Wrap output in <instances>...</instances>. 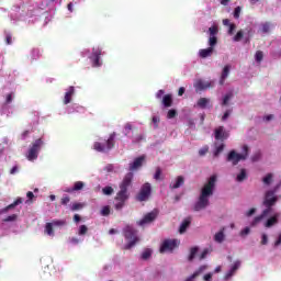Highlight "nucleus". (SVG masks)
I'll return each mask as SVG.
<instances>
[{
	"label": "nucleus",
	"instance_id": "f257e3e1",
	"mask_svg": "<svg viewBox=\"0 0 281 281\" xmlns=\"http://www.w3.org/2000/svg\"><path fill=\"white\" fill-rule=\"evenodd\" d=\"M134 175L133 172H127L123 180L119 184V192L114 196V209L120 211L124 209L126 205V201L131 199V192H128V188L133 186Z\"/></svg>",
	"mask_w": 281,
	"mask_h": 281
},
{
	"label": "nucleus",
	"instance_id": "f03ea898",
	"mask_svg": "<svg viewBox=\"0 0 281 281\" xmlns=\"http://www.w3.org/2000/svg\"><path fill=\"white\" fill-rule=\"evenodd\" d=\"M215 189L216 176H211L207 182L201 189L200 196L193 206L194 212H201V210H205V207L210 205V196L214 194Z\"/></svg>",
	"mask_w": 281,
	"mask_h": 281
},
{
	"label": "nucleus",
	"instance_id": "7ed1b4c3",
	"mask_svg": "<svg viewBox=\"0 0 281 281\" xmlns=\"http://www.w3.org/2000/svg\"><path fill=\"white\" fill-rule=\"evenodd\" d=\"M278 203V196H276V191H267L263 200V205L266 210L259 216H256L251 222V227H256L262 218H267L271 212H273V205Z\"/></svg>",
	"mask_w": 281,
	"mask_h": 281
},
{
	"label": "nucleus",
	"instance_id": "20e7f679",
	"mask_svg": "<svg viewBox=\"0 0 281 281\" xmlns=\"http://www.w3.org/2000/svg\"><path fill=\"white\" fill-rule=\"evenodd\" d=\"M123 236L128 243L123 247L124 250L133 249L137 243H139V236H137V229L127 225L123 228Z\"/></svg>",
	"mask_w": 281,
	"mask_h": 281
},
{
	"label": "nucleus",
	"instance_id": "39448f33",
	"mask_svg": "<svg viewBox=\"0 0 281 281\" xmlns=\"http://www.w3.org/2000/svg\"><path fill=\"white\" fill-rule=\"evenodd\" d=\"M115 132L110 134L109 138L103 142H95L93 148L97 153H109L112 148H115Z\"/></svg>",
	"mask_w": 281,
	"mask_h": 281
},
{
	"label": "nucleus",
	"instance_id": "423d86ee",
	"mask_svg": "<svg viewBox=\"0 0 281 281\" xmlns=\"http://www.w3.org/2000/svg\"><path fill=\"white\" fill-rule=\"evenodd\" d=\"M249 157V147L247 145L244 146V154H238L236 150H231L227 155L226 161H231L233 166H238L239 161H245Z\"/></svg>",
	"mask_w": 281,
	"mask_h": 281
},
{
	"label": "nucleus",
	"instance_id": "0eeeda50",
	"mask_svg": "<svg viewBox=\"0 0 281 281\" xmlns=\"http://www.w3.org/2000/svg\"><path fill=\"white\" fill-rule=\"evenodd\" d=\"M43 139L38 138L36 139L32 146L29 148V151L26 154V159L29 161H35V159H38V153H41V148L43 147Z\"/></svg>",
	"mask_w": 281,
	"mask_h": 281
},
{
	"label": "nucleus",
	"instance_id": "6e6552de",
	"mask_svg": "<svg viewBox=\"0 0 281 281\" xmlns=\"http://www.w3.org/2000/svg\"><path fill=\"white\" fill-rule=\"evenodd\" d=\"M151 192H153V187L150 186V183L148 182L144 183L136 195V201H139L140 203L144 201H148V199H150Z\"/></svg>",
	"mask_w": 281,
	"mask_h": 281
},
{
	"label": "nucleus",
	"instance_id": "1a4fd4ad",
	"mask_svg": "<svg viewBox=\"0 0 281 281\" xmlns=\"http://www.w3.org/2000/svg\"><path fill=\"white\" fill-rule=\"evenodd\" d=\"M179 239H165L160 246V254H166V251H175L179 247Z\"/></svg>",
	"mask_w": 281,
	"mask_h": 281
},
{
	"label": "nucleus",
	"instance_id": "9d476101",
	"mask_svg": "<svg viewBox=\"0 0 281 281\" xmlns=\"http://www.w3.org/2000/svg\"><path fill=\"white\" fill-rule=\"evenodd\" d=\"M158 215H159V212L157 210L146 213L143 216V218L137 222V225H139V227H146V225H150V223H154V221L157 220Z\"/></svg>",
	"mask_w": 281,
	"mask_h": 281
},
{
	"label": "nucleus",
	"instance_id": "9b49d317",
	"mask_svg": "<svg viewBox=\"0 0 281 281\" xmlns=\"http://www.w3.org/2000/svg\"><path fill=\"white\" fill-rule=\"evenodd\" d=\"M100 56H102V49H100V47H93L92 55L90 56L92 67H101L102 63H100Z\"/></svg>",
	"mask_w": 281,
	"mask_h": 281
},
{
	"label": "nucleus",
	"instance_id": "f8f14e48",
	"mask_svg": "<svg viewBox=\"0 0 281 281\" xmlns=\"http://www.w3.org/2000/svg\"><path fill=\"white\" fill-rule=\"evenodd\" d=\"M229 137V133L225 132V127L220 126L215 128V139L218 142H225Z\"/></svg>",
	"mask_w": 281,
	"mask_h": 281
},
{
	"label": "nucleus",
	"instance_id": "ddd939ff",
	"mask_svg": "<svg viewBox=\"0 0 281 281\" xmlns=\"http://www.w3.org/2000/svg\"><path fill=\"white\" fill-rule=\"evenodd\" d=\"M146 160L145 156L137 157L133 164H130V170L133 172V170H137L138 168H142L144 165V161Z\"/></svg>",
	"mask_w": 281,
	"mask_h": 281
},
{
	"label": "nucleus",
	"instance_id": "4468645a",
	"mask_svg": "<svg viewBox=\"0 0 281 281\" xmlns=\"http://www.w3.org/2000/svg\"><path fill=\"white\" fill-rule=\"evenodd\" d=\"M278 218H280V213H276L273 216L269 217L265 223V227L270 228L273 227V225H278Z\"/></svg>",
	"mask_w": 281,
	"mask_h": 281
},
{
	"label": "nucleus",
	"instance_id": "2eb2a0df",
	"mask_svg": "<svg viewBox=\"0 0 281 281\" xmlns=\"http://www.w3.org/2000/svg\"><path fill=\"white\" fill-rule=\"evenodd\" d=\"M21 203H23V199L18 198L13 203H11L8 206H5L4 209H2L1 213L5 214V213L10 212V210H14V207H16V205H21Z\"/></svg>",
	"mask_w": 281,
	"mask_h": 281
},
{
	"label": "nucleus",
	"instance_id": "dca6fc26",
	"mask_svg": "<svg viewBox=\"0 0 281 281\" xmlns=\"http://www.w3.org/2000/svg\"><path fill=\"white\" fill-rule=\"evenodd\" d=\"M229 69H232L231 65L224 66L222 70L221 79H220V85H225V80H227V77L229 76Z\"/></svg>",
	"mask_w": 281,
	"mask_h": 281
},
{
	"label": "nucleus",
	"instance_id": "f3484780",
	"mask_svg": "<svg viewBox=\"0 0 281 281\" xmlns=\"http://www.w3.org/2000/svg\"><path fill=\"white\" fill-rule=\"evenodd\" d=\"M75 92H76V89L74 88V86H70L68 91L65 93L64 104H69L71 102V98L74 97Z\"/></svg>",
	"mask_w": 281,
	"mask_h": 281
},
{
	"label": "nucleus",
	"instance_id": "a211bd4d",
	"mask_svg": "<svg viewBox=\"0 0 281 281\" xmlns=\"http://www.w3.org/2000/svg\"><path fill=\"white\" fill-rule=\"evenodd\" d=\"M238 269H240V261H235L231 270L226 273L225 280H229V278H232V276H234Z\"/></svg>",
	"mask_w": 281,
	"mask_h": 281
},
{
	"label": "nucleus",
	"instance_id": "6ab92c4d",
	"mask_svg": "<svg viewBox=\"0 0 281 281\" xmlns=\"http://www.w3.org/2000/svg\"><path fill=\"white\" fill-rule=\"evenodd\" d=\"M183 183H186V178H183V176H178L176 178V182L172 184H170V189L171 190H177L179 188H181V186H183Z\"/></svg>",
	"mask_w": 281,
	"mask_h": 281
},
{
	"label": "nucleus",
	"instance_id": "aec40b11",
	"mask_svg": "<svg viewBox=\"0 0 281 281\" xmlns=\"http://www.w3.org/2000/svg\"><path fill=\"white\" fill-rule=\"evenodd\" d=\"M212 54H214V48H212L211 46L209 48L199 50L200 58H210V56H212Z\"/></svg>",
	"mask_w": 281,
	"mask_h": 281
},
{
	"label": "nucleus",
	"instance_id": "412c9836",
	"mask_svg": "<svg viewBox=\"0 0 281 281\" xmlns=\"http://www.w3.org/2000/svg\"><path fill=\"white\" fill-rule=\"evenodd\" d=\"M190 223H192V217L184 218L180 225L179 233L184 234L186 229H188V227H190Z\"/></svg>",
	"mask_w": 281,
	"mask_h": 281
},
{
	"label": "nucleus",
	"instance_id": "4be33fe9",
	"mask_svg": "<svg viewBox=\"0 0 281 281\" xmlns=\"http://www.w3.org/2000/svg\"><path fill=\"white\" fill-rule=\"evenodd\" d=\"M196 106H199L200 109H207V106H210V99L200 98L196 102Z\"/></svg>",
	"mask_w": 281,
	"mask_h": 281
},
{
	"label": "nucleus",
	"instance_id": "5701e85b",
	"mask_svg": "<svg viewBox=\"0 0 281 281\" xmlns=\"http://www.w3.org/2000/svg\"><path fill=\"white\" fill-rule=\"evenodd\" d=\"M259 32H261L262 34H269L271 32V23L270 22L261 23Z\"/></svg>",
	"mask_w": 281,
	"mask_h": 281
},
{
	"label": "nucleus",
	"instance_id": "b1692460",
	"mask_svg": "<svg viewBox=\"0 0 281 281\" xmlns=\"http://www.w3.org/2000/svg\"><path fill=\"white\" fill-rule=\"evenodd\" d=\"M162 104L166 109H170L172 106V94H166L162 98Z\"/></svg>",
	"mask_w": 281,
	"mask_h": 281
},
{
	"label": "nucleus",
	"instance_id": "393cba45",
	"mask_svg": "<svg viewBox=\"0 0 281 281\" xmlns=\"http://www.w3.org/2000/svg\"><path fill=\"white\" fill-rule=\"evenodd\" d=\"M215 243H223L225 240V229L220 231L214 235Z\"/></svg>",
	"mask_w": 281,
	"mask_h": 281
},
{
	"label": "nucleus",
	"instance_id": "a878e982",
	"mask_svg": "<svg viewBox=\"0 0 281 281\" xmlns=\"http://www.w3.org/2000/svg\"><path fill=\"white\" fill-rule=\"evenodd\" d=\"M85 207V203L82 202H75L72 205H70L71 212H78L79 210H82Z\"/></svg>",
	"mask_w": 281,
	"mask_h": 281
},
{
	"label": "nucleus",
	"instance_id": "bb28decb",
	"mask_svg": "<svg viewBox=\"0 0 281 281\" xmlns=\"http://www.w3.org/2000/svg\"><path fill=\"white\" fill-rule=\"evenodd\" d=\"M245 37V31L239 30L236 35L233 37L234 43H240L243 38Z\"/></svg>",
	"mask_w": 281,
	"mask_h": 281
},
{
	"label": "nucleus",
	"instance_id": "cd10ccee",
	"mask_svg": "<svg viewBox=\"0 0 281 281\" xmlns=\"http://www.w3.org/2000/svg\"><path fill=\"white\" fill-rule=\"evenodd\" d=\"M223 150H225V145L223 143L220 145L215 143L214 157H218Z\"/></svg>",
	"mask_w": 281,
	"mask_h": 281
},
{
	"label": "nucleus",
	"instance_id": "c85d7f7f",
	"mask_svg": "<svg viewBox=\"0 0 281 281\" xmlns=\"http://www.w3.org/2000/svg\"><path fill=\"white\" fill-rule=\"evenodd\" d=\"M45 234H47V236H54V225L52 224V222L46 223Z\"/></svg>",
	"mask_w": 281,
	"mask_h": 281
},
{
	"label": "nucleus",
	"instance_id": "c756f323",
	"mask_svg": "<svg viewBox=\"0 0 281 281\" xmlns=\"http://www.w3.org/2000/svg\"><path fill=\"white\" fill-rule=\"evenodd\" d=\"M50 224H53V227H65V225H67V221H65V220H53L50 222Z\"/></svg>",
	"mask_w": 281,
	"mask_h": 281
},
{
	"label": "nucleus",
	"instance_id": "7c9ffc66",
	"mask_svg": "<svg viewBox=\"0 0 281 281\" xmlns=\"http://www.w3.org/2000/svg\"><path fill=\"white\" fill-rule=\"evenodd\" d=\"M245 179H247V170L241 169L240 173L237 175L236 181H238L239 183H241V181H245Z\"/></svg>",
	"mask_w": 281,
	"mask_h": 281
},
{
	"label": "nucleus",
	"instance_id": "2f4dec72",
	"mask_svg": "<svg viewBox=\"0 0 281 281\" xmlns=\"http://www.w3.org/2000/svg\"><path fill=\"white\" fill-rule=\"evenodd\" d=\"M217 43H218V37H216V36H210L209 37V45L213 49H214V47H216Z\"/></svg>",
	"mask_w": 281,
	"mask_h": 281
},
{
	"label": "nucleus",
	"instance_id": "473e14b6",
	"mask_svg": "<svg viewBox=\"0 0 281 281\" xmlns=\"http://www.w3.org/2000/svg\"><path fill=\"white\" fill-rule=\"evenodd\" d=\"M150 256H153V250L147 248L142 254V260H148V258H150Z\"/></svg>",
	"mask_w": 281,
	"mask_h": 281
},
{
	"label": "nucleus",
	"instance_id": "72a5a7b5",
	"mask_svg": "<svg viewBox=\"0 0 281 281\" xmlns=\"http://www.w3.org/2000/svg\"><path fill=\"white\" fill-rule=\"evenodd\" d=\"M265 58V54L262 50H257L255 55V59L257 63H262V59Z\"/></svg>",
	"mask_w": 281,
	"mask_h": 281
},
{
	"label": "nucleus",
	"instance_id": "f704fd0d",
	"mask_svg": "<svg viewBox=\"0 0 281 281\" xmlns=\"http://www.w3.org/2000/svg\"><path fill=\"white\" fill-rule=\"evenodd\" d=\"M198 251H199V248H196V247L191 248L190 255H189L190 262H192V260H194V257L196 256Z\"/></svg>",
	"mask_w": 281,
	"mask_h": 281
},
{
	"label": "nucleus",
	"instance_id": "c9c22d12",
	"mask_svg": "<svg viewBox=\"0 0 281 281\" xmlns=\"http://www.w3.org/2000/svg\"><path fill=\"white\" fill-rule=\"evenodd\" d=\"M72 188H74L75 192H78L79 190H82V188H85V182L77 181V182H75Z\"/></svg>",
	"mask_w": 281,
	"mask_h": 281
},
{
	"label": "nucleus",
	"instance_id": "e433bc0d",
	"mask_svg": "<svg viewBox=\"0 0 281 281\" xmlns=\"http://www.w3.org/2000/svg\"><path fill=\"white\" fill-rule=\"evenodd\" d=\"M271 181H273V175H271V173H268V175L262 179V182H263L266 186H270Z\"/></svg>",
	"mask_w": 281,
	"mask_h": 281
},
{
	"label": "nucleus",
	"instance_id": "4c0bfd02",
	"mask_svg": "<svg viewBox=\"0 0 281 281\" xmlns=\"http://www.w3.org/2000/svg\"><path fill=\"white\" fill-rule=\"evenodd\" d=\"M209 34L210 36H216V34H218V26L213 25L209 29Z\"/></svg>",
	"mask_w": 281,
	"mask_h": 281
},
{
	"label": "nucleus",
	"instance_id": "58836bf2",
	"mask_svg": "<svg viewBox=\"0 0 281 281\" xmlns=\"http://www.w3.org/2000/svg\"><path fill=\"white\" fill-rule=\"evenodd\" d=\"M102 192L105 196H111V194H113V187H105L102 189Z\"/></svg>",
	"mask_w": 281,
	"mask_h": 281
},
{
	"label": "nucleus",
	"instance_id": "ea45409f",
	"mask_svg": "<svg viewBox=\"0 0 281 281\" xmlns=\"http://www.w3.org/2000/svg\"><path fill=\"white\" fill-rule=\"evenodd\" d=\"M229 100H232V93H228L223 98L222 106H227V104H229Z\"/></svg>",
	"mask_w": 281,
	"mask_h": 281
},
{
	"label": "nucleus",
	"instance_id": "a19ab883",
	"mask_svg": "<svg viewBox=\"0 0 281 281\" xmlns=\"http://www.w3.org/2000/svg\"><path fill=\"white\" fill-rule=\"evenodd\" d=\"M87 232H89V228L87 227V225H81L79 227L78 234H79V236H85V235H87Z\"/></svg>",
	"mask_w": 281,
	"mask_h": 281
},
{
	"label": "nucleus",
	"instance_id": "79ce46f5",
	"mask_svg": "<svg viewBox=\"0 0 281 281\" xmlns=\"http://www.w3.org/2000/svg\"><path fill=\"white\" fill-rule=\"evenodd\" d=\"M16 218H19V216L16 214H12V215L7 216L3 221H4V223H12V222L16 221Z\"/></svg>",
	"mask_w": 281,
	"mask_h": 281
},
{
	"label": "nucleus",
	"instance_id": "37998d69",
	"mask_svg": "<svg viewBox=\"0 0 281 281\" xmlns=\"http://www.w3.org/2000/svg\"><path fill=\"white\" fill-rule=\"evenodd\" d=\"M176 115H178L177 110L171 109V110H169L168 113H167V119H168V120H172V119H175Z\"/></svg>",
	"mask_w": 281,
	"mask_h": 281
},
{
	"label": "nucleus",
	"instance_id": "c03bdc74",
	"mask_svg": "<svg viewBox=\"0 0 281 281\" xmlns=\"http://www.w3.org/2000/svg\"><path fill=\"white\" fill-rule=\"evenodd\" d=\"M111 214V207L110 206H103L101 210V216H109Z\"/></svg>",
	"mask_w": 281,
	"mask_h": 281
},
{
	"label": "nucleus",
	"instance_id": "a18cd8bd",
	"mask_svg": "<svg viewBox=\"0 0 281 281\" xmlns=\"http://www.w3.org/2000/svg\"><path fill=\"white\" fill-rule=\"evenodd\" d=\"M71 201V198L69 195H64L60 200L61 205H69V202Z\"/></svg>",
	"mask_w": 281,
	"mask_h": 281
},
{
	"label": "nucleus",
	"instance_id": "49530a36",
	"mask_svg": "<svg viewBox=\"0 0 281 281\" xmlns=\"http://www.w3.org/2000/svg\"><path fill=\"white\" fill-rule=\"evenodd\" d=\"M154 179L156 181H159L161 179V168H159V167L156 168V172L154 175Z\"/></svg>",
	"mask_w": 281,
	"mask_h": 281
},
{
	"label": "nucleus",
	"instance_id": "de8ad7c7",
	"mask_svg": "<svg viewBox=\"0 0 281 281\" xmlns=\"http://www.w3.org/2000/svg\"><path fill=\"white\" fill-rule=\"evenodd\" d=\"M235 31H236V24H234V23L229 24L228 36H233Z\"/></svg>",
	"mask_w": 281,
	"mask_h": 281
},
{
	"label": "nucleus",
	"instance_id": "09e8293b",
	"mask_svg": "<svg viewBox=\"0 0 281 281\" xmlns=\"http://www.w3.org/2000/svg\"><path fill=\"white\" fill-rule=\"evenodd\" d=\"M229 115H232V109L225 111V113L222 116V122H225L229 117Z\"/></svg>",
	"mask_w": 281,
	"mask_h": 281
},
{
	"label": "nucleus",
	"instance_id": "8fccbe9b",
	"mask_svg": "<svg viewBox=\"0 0 281 281\" xmlns=\"http://www.w3.org/2000/svg\"><path fill=\"white\" fill-rule=\"evenodd\" d=\"M210 150L209 147H203L199 150V156L203 157L204 155H207V151Z\"/></svg>",
	"mask_w": 281,
	"mask_h": 281
},
{
	"label": "nucleus",
	"instance_id": "3c124183",
	"mask_svg": "<svg viewBox=\"0 0 281 281\" xmlns=\"http://www.w3.org/2000/svg\"><path fill=\"white\" fill-rule=\"evenodd\" d=\"M247 30V36L245 37L246 43H249L252 36V31L251 29H246Z\"/></svg>",
	"mask_w": 281,
	"mask_h": 281
},
{
	"label": "nucleus",
	"instance_id": "603ef678",
	"mask_svg": "<svg viewBox=\"0 0 281 281\" xmlns=\"http://www.w3.org/2000/svg\"><path fill=\"white\" fill-rule=\"evenodd\" d=\"M234 18L239 19L240 18V7H236L234 11Z\"/></svg>",
	"mask_w": 281,
	"mask_h": 281
},
{
	"label": "nucleus",
	"instance_id": "864d4df0",
	"mask_svg": "<svg viewBox=\"0 0 281 281\" xmlns=\"http://www.w3.org/2000/svg\"><path fill=\"white\" fill-rule=\"evenodd\" d=\"M267 243H269V237L267 236V234H263L261 236V245H267Z\"/></svg>",
	"mask_w": 281,
	"mask_h": 281
},
{
	"label": "nucleus",
	"instance_id": "5fc2aeb1",
	"mask_svg": "<svg viewBox=\"0 0 281 281\" xmlns=\"http://www.w3.org/2000/svg\"><path fill=\"white\" fill-rule=\"evenodd\" d=\"M164 93H166V91H164V90H158V92L156 93V98H157L158 100H161V98H164Z\"/></svg>",
	"mask_w": 281,
	"mask_h": 281
},
{
	"label": "nucleus",
	"instance_id": "6e6d98bb",
	"mask_svg": "<svg viewBox=\"0 0 281 281\" xmlns=\"http://www.w3.org/2000/svg\"><path fill=\"white\" fill-rule=\"evenodd\" d=\"M124 128H125L126 133H131V131H133V125L131 123H127V124H125Z\"/></svg>",
	"mask_w": 281,
	"mask_h": 281
},
{
	"label": "nucleus",
	"instance_id": "4d7b16f0",
	"mask_svg": "<svg viewBox=\"0 0 281 281\" xmlns=\"http://www.w3.org/2000/svg\"><path fill=\"white\" fill-rule=\"evenodd\" d=\"M198 87H199V89H207L210 86L203 83V81H199Z\"/></svg>",
	"mask_w": 281,
	"mask_h": 281
},
{
	"label": "nucleus",
	"instance_id": "13d9d810",
	"mask_svg": "<svg viewBox=\"0 0 281 281\" xmlns=\"http://www.w3.org/2000/svg\"><path fill=\"white\" fill-rule=\"evenodd\" d=\"M207 254H209V250H207V249H204V250L202 251L201 256H200V260L205 259L206 256H207Z\"/></svg>",
	"mask_w": 281,
	"mask_h": 281
},
{
	"label": "nucleus",
	"instance_id": "bf43d9fd",
	"mask_svg": "<svg viewBox=\"0 0 281 281\" xmlns=\"http://www.w3.org/2000/svg\"><path fill=\"white\" fill-rule=\"evenodd\" d=\"M254 214H256V209L252 207L246 213V216H254Z\"/></svg>",
	"mask_w": 281,
	"mask_h": 281
},
{
	"label": "nucleus",
	"instance_id": "052dcab7",
	"mask_svg": "<svg viewBox=\"0 0 281 281\" xmlns=\"http://www.w3.org/2000/svg\"><path fill=\"white\" fill-rule=\"evenodd\" d=\"M5 43H7V45H12V35L5 36Z\"/></svg>",
	"mask_w": 281,
	"mask_h": 281
},
{
	"label": "nucleus",
	"instance_id": "680f3d73",
	"mask_svg": "<svg viewBox=\"0 0 281 281\" xmlns=\"http://www.w3.org/2000/svg\"><path fill=\"white\" fill-rule=\"evenodd\" d=\"M70 243L72 245H78L80 243V239H78L77 237H72V238H70Z\"/></svg>",
	"mask_w": 281,
	"mask_h": 281
},
{
	"label": "nucleus",
	"instance_id": "e2e57ef3",
	"mask_svg": "<svg viewBox=\"0 0 281 281\" xmlns=\"http://www.w3.org/2000/svg\"><path fill=\"white\" fill-rule=\"evenodd\" d=\"M203 280H204V281H212V273H206V274L203 277Z\"/></svg>",
	"mask_w": 281,
	"mask_h": 281
},
{
	"label": "nucleus",
	"instance_id": "0e129e2a",
	"mask_svg": "<svg viewBox=\"0 0 281 281\" xmlns=\"http://www.w3.org/2000/svg\"><path fill=\"white\" fill-rule=\"evenodd\" d=\"M249 232H250L249 227H246V228H244V229L240 232V234H241V236H247V234H249Z\"/></svg>",
	"mask_w": 281,
	"mask_h": 281
},
{
	"label": "nucleus",
	"instance_id": "69168bd1",
	"mask_svg": "<svg viewBox=\"0 0 281 281\" xmlns=\"http://www.w3.org/2000/svg\"><path fill=\"white\" fill-rule=\"evenodd\" d=\"M183 93H186V88L183 87H180L179 90H178V95H183Z\"/></svg>",
	"mask_w": 281,
	"mask_h": 281
},
{
	"label": "nucleus",
	"instance_id": "338daca9",
	"mask_svg": "<svg viewBox=\"0 0 281 281\" xmlns=\"http://www.w3.org/2000/svg\"><path fill=\"white\" fill-rule=\"evenodd\" d=\"M159 122V117L158 116H153V123L155 124L156 128H157V124Z\"/></svg>",
	"mask_w": 281,
	"mask_h": 281
},
{
	"label": "nucleus",
	"instance_id": "774afa93",
	"mask_svg": "<svg viewBox=\"0 0 281 281\" xmlns=\"http://www.w3.org/2000/svg\"><path fill=\"white\" fill-rule=\"evenodd\" d=\"M10 102H12V93H10V94L7 95L5 103H7V104H10Z\"/></svg>",
	"mask_w": 281,
	"mask_h": 281
}]
</instances>
